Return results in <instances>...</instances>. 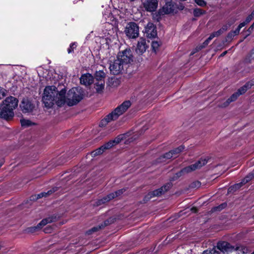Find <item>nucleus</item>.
<instances>
[{
    "label": "nucleus",
    "mask_w": 254,
    "mask_h": 254,
    "mask_svg": "<svg viewBox=\"0 0 254 254\" xmlns=\"http://www.w3.org/2000/svg\"><path fill=\"white\" fill-rule=\"evenodd\" d=\"M125 33L129 38L135 39L139 35V27L134 22H129L127 25Z\"/></svg>",
    "instance_id": "39448f33"
},
{
    "label": "nucleus",
    "mask_w": 254,
    "mask_h": 254,
    "mask_svg": "<svg viewBox=\"0 0 254 254\" xmlns=\"http://www.w3.org/2000/svg\"><path fill=\"white\" fill-rule=\"evenodd\" d=\"M56 217L54 216L49 217L43 219L37 226L36 228H41L48 223H52L56 220Z\"/></svg>",
    "instance_id": "6ab92c4d"
},
{
    "label": "nucleus",
    "mask_w": 254,
    "mask_h": 254,
    "mask_svg": "<svg viewBox=\"0 0 254 254\" xmlns=\"http://www.w3.org/2000/svg\"><path fill=\"white\" fill-rule=\"evenodd\" d=\"M120 141V139L119 138H116L115 139L113 140H110L105 144L103 145L102 147L103 148L104 150L105 151L107 149L111 148L112 147L114 146L116 144L119 143Z\"/></svg>",
    "instance_id": "aec40b11"
},
{
    "label": "nucleus",
    "mask_w": 254,
    "mask_h": 254,
    "mask_svg": "<svg viewBox=\"0 0 254 254\" xmlns=\"http://www.w3.org/2000/svg\"><path fill=\"white\" fill-rule=\"evenodd\" d=\"M239 94L237 93V92L233 94L231 97L228 99V100L230 101V103L235 101L239 97Z\"/></svg>",
    "instance_id": "e433bc0d"
},
{
    "label": "nucleus",
    "mask_w": 254,
    "mask_h": 254,
    "mask_svg": "<svg viewBox=\"0 0 254 254\" xmlns=\"http://www.w3.org/2000/svg\"><path fill=\"white\" fill-rule=\"evenodd\" d=\"M208 162L206 158H201L200 160L197 161L194 164L191 165L183 169L180 172L177 173L178 177H180L182 174L185 173H188L191 171H194L196 169H199L205 165Z\"/></svg>",
    "instance_id": "20e7f679"
},
{
    "label": "nucleus",
    "mask_w": 254,
    "mask_h": 254,
    "mask_svg": "<svg viewBox=\"0 0 254 254\" xmlns=\"http://www.w3.org/2000/svg\"><path fill=\"white\" fill-rule=\"evenodd\" d=\"M124 64L117 58L113 63L110 64V70L114 75L120 73L123 70Z\"/></svg>",
    "instance_id": "6e6552de"
},
{
    "label": "nucleus",
    "mask_w": 254,
    "mask_h": 254,
    "mask_svg": "<svg viewBox=\"0 0 254 254\" xmlns=\"http://www.w3.org/2000/svg\"><path fill=\"white\" fill-rule=\"evenodd\" d=\"M20 123L21 126L24 127H27L34 125V123L31 122L30 120L25 119H21Z\"/></svg>",
    "instance_id": "b1692460"
},
{
    "label": "nucleus",
    "mask_w": 254,
    "mask_h": 254,
    "mask_svg": "<svg viewBox=\"0 0 254 254\" xmlns=\"http://www.w3.org/2000/svg\"><path fill=\"white\" fill-rule=\"evenodd\" d=\"M184 149V146H180L179 147L170 151L165 153L163 156H161L158 161V162L165 161V159H169L173 157H176L177 155L182 152Z\"/></svg>",
    "instance_id": "9d476101"
},
{
    "label": "nucleus",
    "mask_w": 254,
    "mask_h": 254,
    "mask_svg": "<svg viewBox=\"0 0 254 254\" xmlns=\"http://www.w3.org/2000/svg\"><path fill=\"white\" fill-rule=\"evenodd\" d=\"M202 254H220L219 252L214 247L212 249H209L204 251Z\"/></svg>",
    "instance_id": "bb28decb"
},
{
    "label": "nucleus",
    "mask_w": 254,
    "mask_h": 254,
    "mask_svg": "<svg viewBox=\"0 0 254 254\" xmlns=\"http://www.w3.org/2000/svg\"><path fill=\"white\" fill-rule=\"evenodd\" d=\"M18 105V100L13 97H7L0 107V117L6 120L11 118L14 115L13 110Z\"/></svg>",
    "instance_id": "f03ea898"
},
{
    "label": "nucleus",
    "mask_w": 254,
    "mask_h": 254,
    "mask_svg": "<svg viewBox=\"0 0 254 254\" xmlns=\"http://www.w3.org/2000/svg\"><path fill=\"white\" fill-rule=\"evenodd\" d=\"M146 36L149 38H155L157 35L156 27L151 22H148L145 28Z\"/></svg>",
    "instance_id": "2eb2a0df"
},
{
    "label": "nucleus",
    "mask_w": 254,
    "mask_h": 254,
    "mask_svg": "<svg viewBox=\"0 0 254 254\" xmlns=\"http://www.w3.org/2000/svg\"><path fill=\"white\" fill-rule=\"evenodd\" d=\"M171 186V185L170 184H168L159 189L151 191L145 196V198L149 199L153 197L159 196L162 193H164L165 191H167L170 188Z\"/></svg>",
    "instance_id": "9b49d317"
},
{
    "label": "nucleus",
    "mask_w": 254,
    "mask_h": 254,
    "mask_svg": "<svg viewBox=\"0 0 254 254\" xmlns=\"http://www.w3.org/2000/svg\"><path fill=\"white\" fill-rule=\"evenodd\" d=\"M227 53V51H225V52H223V53L220 55V57H223V56H225Z\"/></svg>",
    "instance_id": "3c124183"
},
{
    "label": "nucleus",
    "mask_w": 254,
    "mask_h": 254,
    "mask_svg": "<svg viewBox=\"0 0 254 254\" xmlns=\"http://www.w3.org/2000/svg\"><path fill=\"white\" fill-rule=\"evenodd\" d=\"M174 10V5L172 0H165V4L163 5L161 13L164 14H169L172 12Z\"/></svg>",
    "instance_id": "f3484780"
},
{
    "label": "nucleus",
    "mask_w": 254,
    "mask_h": 254,
    "mask_svg": "<svg viewBox=\"0 0 254 254\" xmlns=\"http://www.w3.org/2000/svg\"><path fill=\"white\" fill-rule=\"evenodd\" d=\"M5 96V90L0 87V99Z\"/></svg>",
    "instance_id": "37998d69"
},
{
    "label": "nucleus",
    "mask_w": 254,
    "mask_h": 254,
    "mask_svg": "<svg viewBox=\"0 0 254 254\" xmlns=\"http://www.w3.org/2000/svg\"><path fill=\"white\" fill-rule=\"evenodd\" d=\"M131 103L130 101H126L121 105L117 107L111 113L113 115L114 119H117L118 117L124 113L131 106Z\"/></svg>",
    "instance_id": "0eeeda50"
},
{
    "label": "nucleus",
    "mask_w": 254,
    "mask_h": 254,
    "mask_svg": "<svg viewBox=\"0 0 254 254\" xmlns=\"http://www.w3.org/2000/svg\"><path fill=\"white\" fill-rule=\"evenodd\" d=\"M145 9L149 12H153L156 10L158 6L157 0H145L143 3Z\"/></svg>",
    "instance_id": "ddd939ff"
},
{
    "label": "nucleus",
    "mask_w": 254,
    "mask_h": 254,
    "mask_svg": "<svg viewBox=\"0 0 254 254\" xmlns=\"http://www.w3.org/2000/svg\"><path fill=\"white\" fill-rule=\"evenodd\" d=\"M231 103L230 102V101L227 99L226 101H224V102H223L222 104H219L218 105V106L220 107V108H226L227 107V106H229V105Z\"/></svg>",
    "instance_id": "ea45409f"
},
{
    "label": "nucleus",
    "mask_w": 254,
    "mask_h": 254,
    "mask_svg": "<svg viewBox=\"0 0 254 254\" xmlns=\"http://www.w3.org/2000/svg\"><path fill=\"white\" fill-rule=\"evenodd\" d=\"M148 47V45L146 43L145 39L141 38L138 41L136 47L135 48V52L138 55H142L146 51Z\"/></svg>",
    "instance_id": "f8f14e48"
},
{
    "label": "nucleus",
    "mask_w": 254,
    "mask_h": 254,
    "mask_svg": "<svg viewBox=\"0 0 254 254\" xmlns=\"http://www.w3.org/2000/svg\"><path fill=\"white\" fill-rule=\"evenodd\" d=\"M96 89L98 92H99L104 88V81H98V83H95Z\"/></svg>",
    "instance_id": "cd10ccee"
},
{
    "label": "nucleus",
    "mask_w": 254,
    "mask_h": 254,
    "mask_svg": "<svg viewBox=\"0 0 254 254\" xmlns=\"http://www.w3.org/2000/svg\"><path fill=\"white\" fill-rule=\"evenodd\" d=\"M2 165V162H0V167Z\"/></svg>",
    "instance_id": "5fc2aeb1"
},
{
    "label": "nucleus",
    "mask_w": 254,
    "mask_h": 254,
    "mask_svg": "<svg viewBox=\"0 0 254 254\" xmlns=\"http://www.w3.org/2000/svg\"><path fill=\"white\" fill-rule=\"evenodd\" d=\"M247 23H248L245 21L241 23L238 27H239V28L241 29L242 27L245 26Z\"/></svg>",
    "instance_id": "c03bdc74"
},
{
    "label": "nucleus",
    "mask_w": 254,
    "mask_h": 254,
    "mask_svg": "<svg viewBox=\"0 0 254 254\" xmlns=\"http://www.w3.org/2000/svg\"><path fill=\"white\" fill-rule=\"evenodd\" d=\"M115 120L116 119H114V117L113 115H112V114L110 113L108 115H107L104 119L101 121L99 126L100 127H104L109 122Z\"/></svg>",
    "instance_id": "412c9836"
},
{
    "label": "nucleus",
    "mask_w": 254,
    "mask_h": 254,
    "mask_svg": "<svg viewBox=\"0 0 254 254\" xmlns=\"http://www.w3.org/2000/svg\"><path fill=\"white\" fill-rule=\"evenodd\" d=\"M250 57L252 58H254V48L251 51L250 53Z\"/></svg>",
    "instance_id": "8fccbe9b"
},
{
    "label": "nucleus",
    "mask_w": 254,
    "mask_h": 254,
    "mask_svg": "<svg viewBox=\"0 0 254 254\" xmlns=\"http://www.w3.org/2000/svg\"><path fill=\"white\" fill-rule=\"evenodd\" d=\"M240 31V29L239 28V27H238L235 30L232 31V33H233L234 35H235L236 36V35L239 34Z\"/></svg>",
    "instance_id": "a18cd8bd"
},
{
    "label": "nucleus",
    "mask_w": 254,
    "mask_h": 254,
    "mask_svg": "<svg viewBox=\"0 0 254 254\" xmlns=\"http://www.w3.org/2000/svg\"><path fill=\"white\" fill-rule=\"evenodd\" d=\"M66 90L63 89L59 92L55 86H48L45 87L42 101L46 107L52 108L56 104L58 107L64 106L65 104Z\"/></svg>",
    "instance_id": "f257e3e1"
},
{
    "label": "nucleus",
    "mask_w": 254,
    "mask_h": 254,
    "mask_svg": "<svg viewBox=\"0 0 254 254\" xmlns=\"http://www.w3.org/2000/svg\"><path fill=\"white\" fill-rule=\"evenodd\" d=\"M124 64H127L132 61L133 56L131 50L127 49L118 53L117 58Z\"/></svg>",
    "instance_id": "423d86ee"
},
{
    "label": "nucleus",
    "mask_w": 254,
    "mask_h": 254,
    "mask_svg": "<svg viewBox=\"0 0 254 254\" xmlns=\"http://www.w3.org/2000/svg\"><path fill=\"white\" fill-rule=\"evenodd\" d=\"M195 184H197V185L198 186H199V185H200V183H199V182H197L195 183Z\"/></svg>",
    "instance_id": "864d4df0"
},
{
    "label": "nucleus",
    "mask_w": 254,
    "mask_h": 254,
    "mask_svg": "<svg viewBox=\"0 0 254 254\" xmlns=\"http://www.w3.org/2000/svg\"><path fill=\"white\" fill-rule=\"evenodd\" d=\"M217 248L224 254H229L235 251V247L226 241L219 242L217 244Z\"/></svg>",
    "instance_id": "1a4fd4ad"
},
{
    "label": "nucleus",
    "mask_w": 254,
    "mask_h": 254,
    "mask_svg": "<svg viewBox=\"0 0 254 254\" xmlns=\"http://www.w3.org/2000/svg\"><path fill=\"white\" fill-rule=\"evenodd\" d=\"M54 191L52 190H49L47 192H42L38 194L37 195V198H41L42 197H46L48 195L52 194Z\"/></svg>",
    "instance_id": "c9c22d12"
},
{
    "label": "nucleus",
    "mask_w": 254,
    "mask_h": 254,
    "mask_svg": "<svg viewBox=\"0 0 254 254\" xmlns=\"http://www.w3.org/2000/svg\"><path fill=\"white\" fill-rule=\"evenodd\" d=\"M254 16V10L252 12L251 14L249 15L246 19V21L248 23L253 18Z\"/></svg>",
    "instance_id": "79ce46f5"
},
{
    "label": "nucleus",
    "mask_w": 254,
    "mask_h": 254,
    "mask_svg": "<svg viewBox=\"0 0 254 254\" xmlns=\"http://www.w3.org/2000/svg\"><path fill=\"white\" fill-rule=\"evenodd\" d=\"M226 206V203H223L219 206L216 207L214 208V210L215 211H220L223 208H224Z\"/></svg>",
    "instance_id": "a19ab883"
},
{
    "label": "nucleus",
    "mask_w": 254,
    "mask_h": 254,
    "mask_svg": "<svg viewBox=\"0 0 254 254\" xmlns=\"http://www.w3.org/2000/svg\"><path fill=\"white\" fill-rule=\"evenodd\" d=\"M253 29H254V26L253 25H251L248 29V31L249 32V33H251L253 30Z\"/></svg>",
    "instance_id": "de8ad7c7"
},
{
    "label": "nucleus",
    "mask_w": 254,
    "mask_h": 254,
    "mask_svg": "<svg viewBox=\"0 0 254 254\" xmlns=\"http://www.w3.org/2000/svg\"><path fill=\"white\" fill-rule=\"evenodd\" d=\"M251 254H254V252L253 253H252Z\"/></svg>",
    "instance_id": "13d9d810"
},
{
    "label": "nucleus",
    "mask_w": 254,
    "mask_h": 254,
    "mask_svg": "<svg viewBox=\"0 0 254 254\" xmlns=\"http://www.w3.org/2000/svg\"><path fill=\"white\" fill-rule=\"evenodd\" d=\"M125 191V189H121L114 192L111 193L106 197H104L103 198L99 200V203L101 204L106 203L111 200V199L121 195Z\"/></svg>",
    "instance_id": "4468645a"
},
{
    "label": "nucleus",
    "mask_w": 254,
    "mask_h": 254,
    "mask_svg": "<svg viewBox=\"0 0 254 254\" xmlns=\"http://www.w3.org/2000/svg\"><path fill=\"white\" fill-rule=\"evenodd\" d=\"M213 39V36L210 35L209 37L203 42V45L199 47V49H201L207 46L210 41Z\"/></svg>",
    "instance_id": "2f4dec72"
},
{
    "label": "nucleus",
    "mask_w": 254,
    "mask_h": 254,
    "mask_svg": "<svg viewBox=\"0 0 254 254\" xmlns=\"http://www.w3.org/2000/svg\"><path fill=\"white\" fill-rule=\"evenodd\" d=\"M250 87V85L248 83H246L245 85L238 89L237 93L239 94V96L245 93L248 89Z\"/></svg>",
    "instance_id": "393cba45"
},
{
    "label": "nucleus",
    "mask_w": 254,
    "mask_h": 254,
    "mask_svg": "<svg viewBox=\"0 0 254 254\" xmlns=\"http://www.w3.org/2000/svg\"><path fill=\"white\" fill-rule=\"evenodd\" d=\"M101 228V226H99L98 227H94L92 228L91 229L88 231L87 233L88 235H90V234H92L93 232L97 231L98 230L100 229Z\"/></svg>",
    "instance_id": "58836bf2"
},
{
    "label": "nucleus",
    "mask_w": 254,
    "mask_h": 254,
    "mask_svg": "<svg viewBox=\"0 0 254 254\" xmlns=\"http://www.w3.org/2000/svg\"><path fill=\"white\" fill-rule=\"evenodd\" d=\"M160 46L159 43L157 41H152L151 47L152 50L156 53L157 50H158L159 47Z\"/></svg>",
    "instance_id": "72a5a7b5"
},
{
    "label": "nucleus",
    "mask_w": 254,
    "mask_h": 254,
    "mask_svg": "<svg viewBox=\"0 0 254 254\" xmlns=\"http://www.w3.org/2000/svg\"><path fill=\"white\" fill-rule=\"evenodd\" d=\"M44 232L46 233H51V229L50 228H49L48 227H47L44 230Z\"/></svg>",
    "instance_id": "09e8293b"
},
{
    "label": "nucleus",
    "mask_w": 254,
    "mask_h": 254,
    "mask_svg": "<svg viewBox=\"0 0 254 254\" xmlns=\"http://www.w3.org/2000/svg\"><path fill=\"white\" fill-rule=\"evenodd\" d=\"M20 107L24 113H28L32 111L34 108V105L27 99L23 100Z\"/></svg>",
    "instance_id": "dca6fc26"
},
{
    "label": "nucleus",
    "mask_w": 254,
    "mask_h": 254,
    "mask_svg": "<svg viewBox=\"0 0 254 254\" xmlns=\"http://www.w3.org/2000/svg\"><path fill=\"white\" fill-rule=\"evenodd\" d=\"M104 151L105 150L101 146L100 147L91 152V155L92 157H95L102 154Z\"/></svg>",
    "instance_id": "a878e982"
},
{
    "label": "nucleus",
    "mask_w": 254,
    "mask_h": 254,
    "mask_svg": "<svg viewBox=\"0 0 254 254\" xmlns=\"http://www.w3.org/2000/svg\"><path fill=\"white\" fill-rule=\"evenodd\" d=\"M254 177L253 174H250L248 176H247L239 184H237L235 185V188L237 189H239L243 185L245 184L246 183L250 181L252 178Z\"/></svg>",
    "instance_id": "4be33fe9"
},
{
    "label": "nucleus",
    "mask_w": 254,
    "mask_h": 254,
    "mask_svg": "<svg viewBox=\"0 0 254 254\" xmlns=\"http://www.w3.org/2000/svg\"><path fill=\"white\" fill-rule=\"evenodd\" d=\"M129 0L130 1H134L135 0Z\"/></svg>",
    "instance_id": "6e6d98bb"
},
{
    "label": "nucleus",
    "mask_w": 254,
    "mask_h": 254,
    "mask_svg": "<svg viewBox=\"0 0 254 254\" xmlns=\"http://www.w3.org/2000/svg\"><path fill=\"white\" fill-rule=\"evenodd\" d=\"M80 80L82 84L88 86L93 83V77L91 74L86 73L81 75Z\"/></svg>",
    "instance_id": "a211bd4d"
},
{
    "label": "nucleus",
    "mask_w": 254,
    "mask_h": 254,
    "mask_svg": "<svg viewBox=\"0 0 254 254\" xmlns=\"http://www.w3.org/2000/svg\"><path fill=\"white\" fill-rule=\"evenodd\" d=\"M195 2L200 6H205L206 2L204 0H194Z\"/></svg>",
    "instance_id": "4c0bfd02"
},
{
    "label": "nucleus",
    "mask_w": 254,
    "mask_h": 254,
    "mask_svg": "<svg viewBox=\"0 0 254 254\" xmlns=\"http://www.w3.org/2000/svg\"><path fill=\"white\" fill-rule=\"evenodd\" d=\"M240 251L243 253V254L247 253L248 252V248L244 246H239L235 248V251Z\"/></svg>",
    "instance_id": "7c9ffc66"
},
{
    "label": "nucleus",
    "mask_w": 254,
    "mask_h": 254,
    "mask_svg": "<svg viewBox=\"0 0 254 254\" xmlns=\"http://www.w3.org/2000/svg\"><path fill=\"white\" fill-rule=\"evenodd\" d=\"M226 29L224 28L220 29L218 31L214 32L210 34L211 36H213V38L215 37H218L222 34Z\"/></svg>",
    "instance_id": "c85d7f7f"
},
{
    "label": "nucleus",
    "mask_w": 254,
    "mask_h": 254,
    "mask_svg": "<svg viewBox=\"0 0 254 254\" xmlns=\"http://www.w3.org/2000/svg\"><path fill=\"white\" fill-rule=\"evenodd\" d=\"M252 25H253V26L254 27V22L253 23V24Z\"/></svg>",
    "instance_id": "4d7b16f0"
},
{
    "label": "nucleus",
    "mask_w": 254,
    "mask_h": 254,
    "mask_svg": "<svg viewBox=\"0 0 254 254\" xmlns=\"http://www.w3.org/2000/svg\"><path fill=\"white\" fill-rule=\"evenodd\" d=\"M185 254H191V251H190V252H187V253H186Z\"/></svg>",
    "instance_id": "603ef678"
},
{
    "label": "nucleus",
    "mask_w": 254,
    "mask_h": 254,
    "mask_svg": "<svg viewBox=\"0 0 254 254\" xmlns=\"http://www.w3.org/2000/svg\"><path fill=\"white\" fill-rule=\"evenodd\" d=\"M83 92L80 88L74 87L70 89L65 97V104L69 106L76 105L83 98Z\"/></svg>",
    "instance_id": "7ed1b4c3"
},
{
    "label": "nucleus",
    "mask_w": 254,
    "mask_h": 254,
    "mask_svg": "<svg viewBox=\"0 0 254 254\" xmlns=\"http://www.w3.org/2000/svg\"><path fill=\"white\" fill-rule=\"evenodd\" d=\"M213 39V36L210 35L209 37L203 42V45L199 47V49H201L207 46L210 41Z\"/></svg>",
    "instance_id": "473e14b6"
},
{
    "label": "nucleus",
    "mask_w": 254,
    "mask_h": 254,
    "mask_svg": "<svg viewBox=\"0 0 254 254\" xmlns=\"http://www.w3.org/2000/svg\"><path fill=\"white\" fill-rule=\"evenodd\" d=\"M235 35H234L233 33H232V32H230L228 34V37L229 38H232V37H233L234 36H235Z\"/></svg>",
    "instance_id": "49530a36"
},
{
    "label": "nucleus",
    "mask_w": 254,
    "mask_h": 254,
    "mask_svg": "<svg viewBox=\"0 0 254 254\" xmlns=\"http://www.w3.org/2000/svg\"><path fill=\"white\" fill-rule=\"evenodd\" d=\"M204 13L202 10L199 8H195L193 10V15L195 16H199Z\"/></svg>",
    "instance_id": "f704fd0d"
},
{
    "label": "nucleus",
    "mask_w": 254,
    "mask_h": 254,
    "mask_svg": "<svg viewBox=\"0 0 254 254\" xmlns=\"http://www.w3.org/2000/svg\"><path fill=\"white\" fill-rule=\"evenodd\" d=\"M105 77V73L102 70L96 71L95 74V78L98 81H104Z\"/></svg>",
    "instance_id": "5701e85b"
},
{
    "label": "nucleus",
    "mask_w": 254,
    "mask_h": 254,
    "mask_svg": "<svg viewBox=\"0 0 254 254\" xmlns=\"http://www.w3.org/2000/svg\"><path fill=\"white\" fill-rule=\"evenodd\" d=\"M77 47V43L76 42L72 43L70 44L69 47L67 49L68 54L73 52L74 49Z\"/></svg>",
    "instance_id": "c756f323"
}]
</instances>
